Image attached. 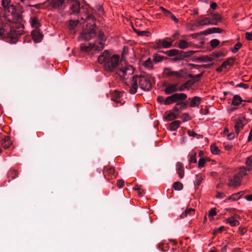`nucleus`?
I'll return each instance as SVG.
<instances>
[{
	"mask_svg": "<svg viewBox=\"0 0 252 252\" xmlns=\"http://www.w3.org/2000/svg\"><path fill=\"white\" fill-rule=\"evenodd\" d=\"M98 61L101 64L104 63L105 70L113 72L116 77H119L122 80H126L134 73V68L131 65L121 66L119 56H111L108 50H105L98 57Z\"/></svg>",
	"mask_w": 252,
	"mask_h": 252,
	"instance_id": "1",
	"label": "nucleus"
},
{
	"mask_svg": "<svg viewBox=\"0 0 252 252\" xmlns=\"http://www.w3.org/2000/svg\"><path fill=\"white\" fill-rule=\"evenodd\" d=\"M10 0H2L1 4L4 8V14L8 16H11L12 20L14 23H19V28H24V26L22 23L23 22L22 16L23 8L21 6L15 7L10 4Z\"/></svg>",
	"mask_w": 252,
	"mask_h": 252,
	"instance_id": "2",
	"label": "nucleus"
},
{
	"mask_svg": "<svg viewBox=\"0 0 252 252\" xmlns=\"http://www.w3.org/2000/svg\"><path fill=\"white\" fill-rule=\"evenodd\" d=\"M68 3L70 4L69 13L71 17L75 16L78 19L84 20V16L83 15L84 14L86 16V19L87 20H92L93 21L95 20V17L93 15L89 14L88 6L87 5L81 6L80 2L78 0H70Z\"/></svg>",
	"mask_w": 252,
	"mask_h": 252,
	"instance_id": "3",
	"label": "nucleus"
},
{
	"mask_svg": "<svg viewBox=\"0 0 252 252\" xmlns=\"http://www.w3.org/2000/svg\"><path fill=\"white\" fill-rule=\"evenodd\" d=\"M24 32L22 30L17 31L14 28H9V26L2 22L0 19V36L7 38L10 43H16Z\"/></svg>",
	"mask_w": 252,
	"mask_h": 252,
	"instance_id": "4",
	"label": "nucleus"
},
{
	"mask_svg": "<svg viewBox=\"0 0 252 252\" xmlns=\"http://www.w3.org/2000/svg\"><path fill=\"white\" fill-rule=\"evenodd\" d=\"M139 86L144 91H149L152 88V85L155 83L154 78L151 75L143 73L138 76Z\"/></svg>",
	"mask_w": 252,
	"mask_h": 252,
	"instance_id": "5",
	"label": "nucleus"
},
{
	"mask_svg": "<svg viewBox=\"0 0 252 252\" xmlns=\"http://www.w3.org/2000/svg\"><path fill=\"white\" fill-rule=\"evenodd\" d=\"M95 25H92L89 29H86L81 34V37L86 41H89L94 38L96 35V32L94 30Z\"/></svg>",
	"mask_w": 252,
	"mask_h": 252,
	"instance_id": "6",
	"label": "nucleus"
},
{
	"mask_svg": "<svg viewBox=\"0 0 252 252\" xmlns=\"http://www.w3.org/2000/svg\"><path fill=\"white\" fill-rule=\"evenodd\" d=\"M138 75L133 76L132 79L130 80V84H129L126 82H125V84L129 88V92L131 94H135L137 92L138 89Z\"/></svg>",
	"mask_w": 252,
	"mask_h": 252,
	"instance_id": "7",
	"label": "nucleus"
},
{
	"mask_svg": "<svg viewBox=\"0 0 252 252\" xmlns=\"http://www.w3.org/2000/svg\"><path fill=\"white\" fill-rule=\"evenodd\" d=\"M235 125L234 126V128L235 132L237 135L240 132V131L241 129H242L244 126H245L247 124L246 122L245 118H238L237 120H235Z\"/></svg>",
	"mask_w": 252,
	"mask_h": 252,
	"instance_id": "8",
	"label": "nucleus"
},
{
	"mask_svg": "<svg viewBox=\"0 0 252 252\" xmlns=\"http://www.w3.org/2000/svg\"><path fill=\"white\" fill-rule=\"evenodd\" d=\"M184 70L183 69L180 70L179 71H172L169 68H165L164 69V73L166 76H175L177 78H182L184 77L183 75Z\"/></svg>",
	"mask_w": 252,
	"mask_h": 252,
	"instance_id": "9",
	"label": "nucleus"
},
{
	"mask_svg": "<svg viewBox=\"0 0 252 252\" xmlns=\"http://www.w3.org/2000/svg\"><path fill=\"white\" fill-rule=\"evenodd\" d=\"M222 31L219 28L214 27V28H209V29H207L206 30H205L202 32H201L200 33H194L192 35V36H193V37L195 38L199 35L203 34V35H206L207 34H212L213 33H220L222 32Z\"/></svg>",
	"mask_w": 252,
	"mask_h": 252,
	"instance_id": "10",
	"label": "nucleus"
},
{
	"mask_svg": "<svg viewBox=\"0 0 252 252\" xmlns=\"http://www.w3.org/2000/svg\"><path fill=\"white\" fill-rule=\"evenodd\" d=\"M160 52H162V51ZM163 53L164 52H163ZM164 53L167 54L170 57L177 56L180 60H182L184 59V55L182 54V53H183V51H179L177 49H174L170 50L169 51H166Z\"/></svg>",
	"mask_w": 252,
	"mask_h": 252,
	"instance_id": "11",
	"label": "nucleus"
},
{
	"mask_svg": "<svg viewBox=\"0 0 252 252\" xmlns=\"http://www.w3.org/2000/svg\"><path fill=\"white\" fill-rule=\"evenodd\" d=\"M31 34L33 41L35 43H38L41 41L43 38V34L40 32L38 29H35L32 32Z\"/></svg>",
	"mask_w": 252,
	"mask_h": 252,
	"instance_id": "12",
	"label": "nucleus"
},
{
	"mask_svg": "<svg viewBox=\"0 0 252 252\" xmlns=\"http://www.w3.org/2000/svg\"><path fill=\"white\" fill-rule=\"evenodd\" d=\"M178 83L167 85L164 90L165 94H170L177 92L178 90Z\"/></svg>",
	"mask_w": 252,
	"mask_h": 252,
	"instance_id": "13",
	"label": "nucleus"
},
{
	"mask_svg": "<svg viewBox=\"0 0 252 252\" xmlns=\"http://www.w3.org/2000/svg\"><path fill=\"white\" fill-rule=\"evenodd\" d=\"M188 107V103L181 102L177 103L174 107L173 110L175 112H179L185 109Z\"/></svg>",
	"mask_w": 252,
	"mask_h": 252,
	"instance_id": "14",
	"label": "nucleus"
},
{
	"mask_svg": "<svg viewBox=\"0 0 252 252\" xmlns=\"http://www.w3.org/2000/svg\"><path fill=\"white\" fill-rule=\"evenodd\" d=\"M240 176L239 175H235L233 178L230 180V183L228 184L229 186L237 187L240 184Z\"/></svg>",
	"mask_w": 252,
	"mask_h": 252,
	"instance_id": "15",
	"label": "nucleus"
},
{
	"mask_svg": "<svg viewBox=\"0 0 252 252\" xmlns=\"http://www.w3.org/2000/svg\"><path fill=\"white\" fill-rule=\"evenodd\" d=\"M176 171L178 174L180 178H183L184 176V169L182 163L178 162L176 164Z\"/></svg>",
	"mask_w": 252,
	"mask_h": 252,
	"instance_id": "16",
	"label": "nucleus"
},
{
	"mask_svg": "<svg viewBox=\"0 0 252 252\" xmlns=\"http://www.w3.org/2000/svg\"><path fill=\"white\" fill-rule=\"evenodd\" d=\"M79 19L77 20H70L68 21L67 28L69 31H73L75 29L79 22Z\"/></svg>",
	"mask_w": 252,
	"mask_h": 252,
	"instance_id": "17",
	"label": "nucleus"
},
{
	"mask_svg": "<svg viewBox=\"0 0 252 252\" xmlns=\"http://www.w3.org/2000/svg\"><path fill=\"white\" fill-rule=\"evenodd\" d=\"M94 47V45L92 43H89V45H86L85 44H81L80 45V49L81 51L85 53L90 52Z\"/></svg>",
	"mask_w": 252,
	"mask_h": 252,
	"instance_id": "18",
	"label": "nucleus"
},
{
	"mask_svg": "<svg viewBox=\"0 0 252 252\" xmlns=\"http://www.w3.org/2000/svg\"><path fill=\"white\" fill-rule=\"evenodd\" d=\"M199 25H217V22H213L211 21V20L209 18H204L203 19L200 20L198 22Z\"/></svg>",
	"mask_w": 252,
	"mask_h": 252,
	"instance_id": "19",
	"label": "nucleus"
},
{
	"mask_svg": "<svg viewBox=\"0 0 252 252\" xmlns=\"http://www.w3.org/2000/svg\"><path fill=\"white\" fill-rule=\"evenodd\" d=\"M201 100V98L198 96H195L192 97L189 104L190 107H194L198 106L200 104Z\"/></svg>",
	"mask_w": 252,
	"mask_h": 252,
	"instance_id": "20",
	"label": "nucleus"
},
{
	"mask_svg": "<svg viewBox=\"0 0 252 252\" xmlns=\"http://www.w3.org/2000/svg\"><path fill=\"white\" fill-rule=\"evenodd\" d=\"M18 172L15 170H10L7 174L8 182H10L11 179H14L18 176Z\"/></svg>",
	"mask_w": 252,
	"mask_h": 252,
	"instance_id": "21",
	"label": "nucleus"
},
{
	"mask_svg": "<svg viewBox=\"0 0 252 252\" xmlns=\"http://www.w3.org/2000/svg\"><path fill=\"white\" fill-rule=\"evenodd\" d=\"M245 164L247 167V171L250 172L252 171V156H251L246 158Z\"/></svg>",
	"mask_w": 252,
	"mask_h": 252,
	"instance_id": "22",
	"label": "nucleus"
},
{
	"mask_svg": "<svg viewBox=\"0 0 252 252\" xmlns=\"http://www.w3.org/2000/svg\"><path fill=\"white\" fill-rule=\"evenodd\" d=\"M243 101L242 98L238 95L233 96L232 104L234 106H238Z\"/></svg>",
	"mask_w": 252,
	"mask_h": 252,
	"instance_id": "23",
	"label": "nucleus"
},
{
	"mask_svg": "<svg viewBox=\"0 0 252 252\" xmlns=\"http://www.w3.org/2000/svg\"><path fill=\"white\" fill-rule=\"evenodd\" d=\"M175 94V99L176 102L179 101H184L187 98V95L186 94L181 93V94Z\"/></svg>",
	"mask_w": 252,
	"mask_h": 252,
	"instance_id": "24",
	"label": "nucleus"
},
{
	"mask_svg": "<svg viewBox=\"0 0 252 252\" xmlns=\"http://www.w3.org/2000/svg\"><path fill=\"white\" fill-rule=\"evenodd\" d=\"M11 144L12 142L8 136H6L4 138L1 143L2 146L5 149L8 148Z\"/></svg>",
	"mask_w": 252,
	"mask_h": 252,
	"instance_id": "25",
	"label": "nucleus"
},
{
	"mask_svg": "<svg viewBox=\"0 0 252 252\" xmlns=\"http://www.w3.org/2000/svg\"><path fill=\"white\" fill-rule=\"evenodd\" d=\"M195 210L192 208L186 209L181 215L180 217L181 219L186 218L188 215H190L192 213H194Z\"/></svg>",
	"mask_w": 252,
	"mask_h": 252,
	"instance_id": "26",
	"label": "nucleus"
},
{
	"mask_svg": "<svg viewBox=\"0 0 252 252\" xmlns=\"http://www.w3.org/2000/svg\"><path fill=\"white\" fill-rule=\"evenodd\" d=\"M174 94L167 97L164 100L165 105H169L172 103L176 102Z\"/></svg>",
	"mask_w": 252,
	"mask_h": 252,
	"instance_id": "27",
	"label": "nucleus"
},
{
	"mask_svg": "<svg viewBox=\"0 0 252 252\" xmlns=\"http://www.w3.org/2000/svg\"><path fill=\"white\" fill-rule=\"evenodd\" d=\"M181 124L179 121H174L170 125V130L171 131L176 130L180 126Z\"/></svg>",
	"mask_w": 252,
	"mask_h": 252,
	"instance_id": "28",
	"label": "nucleus"
},
{
	"mask_svg": "<svg viewBox=\"0 0 252 252\" xmlns=\"http://www.w3.org/2000/svg\"><path fill=\"white\" fill-rule=\"evenodd\" d=\"M226 222L229 223L231 226H236L239 224V222L234 219V217L229 218L226 220Z\"/></svg>",
	"mask_w": 252,
	"mask_h": 252,
	"instance_id": "29",
	"label": "nucleus"
},
{
	"mask_svg": "<svg viewBox=\"0 0 252 252\" xmlns=\"http://www.w3.org/2000/svg\"><path fill=\"white\" fill-rule=\"evenodd\" d=\"M209 15H210V16H211L212 17L213 19L215 21V22H217V24H218V22H220L221 21V16L220 14H219L218 13H217V12H214V13L210 12L209 13Z\"/></svg>",
	"mask_w": 252,
	"mask_h": 252,
	"instance_id": "30",
	"label": "nucleus"
},
{
	"mask_svg": "<svg viewBox=\"0 0 252 252\" xmlns=\"http://www.w3.org/2000/svg\"><path fill=\"white\" fill-rule=\"evenodd\" d=\"M31 25L35 29H38L40 26V23L36 17H34L32 19Z\"/></svg>",
	"mask_w": 252,
	"mask_h": 252,
	"instance_id": "31",
	"label": "nucleus"
},
{
	"mask_svg": "<svg viewBox=\"0 0 252 252\" xmlns=\"http://www.w3.org/2000/svg\"><path fill=\"white\" fill-rule=\"evenodd\" d=\"M203 179V177L201 174L196 175V180L194 182V185L196 189H197L200 186Z\"/></svg>",
	"mask_w": 252,
	"mask_h": 252,
	"instance_id": "32",
	"label": "nucleus"
},
{
	"mask_svg": "<svg viewBox=\"0 0 252 252\" xmlns=\"http://www.w3.org/2000/svg\"><path fill=\"white\" fill-rule=\"evenodd\" d=\"M168 58L167 57H165L159 55L158 54H154V61L156 63H158L162 61L163 60H167Z\"/></svg>",
	"mask_w": 252,
	"mask_h": 252,
	"instance_id": "33",
	"label": "nucleus"
},
{
	"mask_svg": "<svg viewBox=\"0 0 252 252\" xmlns=\"http://www.w3.org/2000/svg\"><path fill=\"white\" fill-rule=\"evenodd\" d=\"M234 62V59L233 58H229L225 61L223 62L222 63V67L225 68L227 65H232Z\"/></svg>",
	"mask_w": 252,
	"mask_h": 252,
	"instance_id": "34",
	"label": "nucleus"
},
{
	"mask_svg": "<svg viewBox=\"0 0 252 252\" xmlns=\"http://www.w3.org/2000/svg\"><path fill=\"white\" fill-rule=\"evenodd\" d=\"M173 188L176 190H181L183 188V185L180 182H176L173 183Z\"/></svg>",
	"mask_w": 252,
	"mask_h": 252,
	"instance_id": "35",
	"label": "nucleus"
},
{
	"mask_svg": "<svg viewBox=\"0 0 252 252\" xmlns=\"http://www.w3.org/2000/svg\"><path fill=\"white\" fill-rule=\"evenodd\" d=\"M198 61H200L203 62H212L213 59L207 56H204L200 57H198L196 59Z\"/></svg>",
	"mask_w": 252,
	"mask_h": 252,
	"instance_id": "36",
	"label": "nucleus"
},
{
	"mask_svg": "<svg viewBox=\"0 0 252 252\" xmlns=\"http://www.w3.org/2000/svg\"><path fill=\"white\" fill-rule=\"evenodd\" d=\"M178 118V116L173 112L170 111L168 115H167L165 117V119L167 120H172L173 119H175Z\"/></svg>",
	"mask_w": 252,
	"mask_h": 252,
	"instance_id": "37",
	"label": "nucleus"
},
{
	"mask_svg": "<svg viewBox=\"0 0 252 252\" xmlns=\"http://www.w3.org/2000/svg\"><path fill=\"white\" fill-rule=\"evenodd\" d=\"M210 149L211 152L213 154H219L220 152V151L218 147H217L215 144H213L210 146Z\"/></svg>",
	"mask_w": 252,
	"mask_h": 252,
	"instance_id": "38",
	"label": "nucleus"
},
{
	"mask_svg": "<svg viewBox=\"0 0 252 252\" xmlns=\"http://www.w3.org/2000/svg\"><path fill=\"white\" fill-rule=\"evenodd\" d=\"M205 71H203L202 73H200V74H198L197 75H192V74H189L188 75V77L189 78H191V79H195V80H196V82L197 81H198L200 78L202 76L204 72Z\"/></svg>",
	"mask_w": 252,
	"mask_h": 252,
	"instance_id": "39",
	"label": "nucleus"
},
{
	"mask_svg": "<svg viewBox=\"0 0 252 252\" xmlns=\"http://www.w3.org/2000/svg\"><path fill=\"white\" fill-rule=\"evenodd\" d=\"M196 153L192 152L189 156V162L191 163H196L197 162L196 158Z\"/></svg>",
	"mask_w": 252,
	"mask_h": 252,
	"instance_id": "40",
	"label": "nucleus"
},
{
	"mask_svg": "<svg viewBox=\"0 0 252 252\" xmlns=\"http://www.w3.org/2000/svg\"><path fill=\"white\" fill-rule=\"evenodd\" d=\"M189 46V43L184 40H180L178 46L180 49H184L188 48Z\"/></svg>",
	"mask_w": 252,
	"mask_h": 252,
	"instance_id": "41",
	"label": "nucleus"
},
{
	"mask_svg": "<svg viewBox=\"0 0 252 252\" xmlns=\"http://www.w3.org/2000/svg\"><path fill=\"white\" fill-rule=\"evenodd\" d=\"M243 194V191H240L239 192L234 193L232 195L230 196L227 199L228 200H236L240 198V196H239V194Z\"/></svg>",
	"mask_w": 252,
	"mask_h": 252,
	"instance_id": "42",
	"label": "nucleus"
},
{
	"mask_svg": "<svg viewBox=\"0 0 252 252\" xmlns=\"http://www.w3.org/2000/svg\"><path fill=\"white\" fill-rule=\"evenodd\" d=\"M93 44L94 45V49L95 50H96L97 51H99L102 50L104 47V43H102V42H99V45H96V42H95Z\"/></svg>",
	"mask_w": 252,
	"mask_h": 252,
	"instance_id": "43",
	"label": "nucleus"
},
{
	"mask_svg": "<svg viewBox=\"0 0 252 252\" xmlns=\"http://www.w3.org/2000/svg\"><path fill=\"white\" fill-rule=\"evenodd\" d=\"M135 32L137 33V34L138 35L140 36H149L150 35V32L148 31H135Z\"/></svg>",
	"mask_w": 252,
	"mask_h": 252,
	"instance_id": "44",
	"label": "nucleus"
},
{
	"mask_svg": "<svg viewBox=\"0 0 252 252\" xmlns=\"http://www.w3.org/2000/svg\"><path fill=\"white\" fill-rule=\"evenodd\" d=\"M196 51H189L188 52H184L182 54L184 55V59L189 58L193 55Z\"/></svg>",
	"mask_w": 252,
	"mask_h": 252,
	"instance_id": "45",
	"label": "nucleus"
},
{
	"mask_svg": "<svg viewBox=\"0 0 252 252\" xmlns=\"http://www.w3.org/2000/svg\"><path fill=\"white\" fill-rule=\"evenodd\" d=\"M210 45L212 48H215L220 44V41L217 39H214L210 41Z\"/></svg>",
	"mask_w": 252,
	"mask_h": 252,
	"instance_id": "46",
	"label": "nucleus"
},
{
	"mask_svg": "<svg viewBox=\"0 0 252 252\" xmlns=\"http://www.w3.org/2000/svg\"><path fill=\"white\" fill-rule=\"evenodd\" d=\"M172 42L173 41L171 42H168L165 40H162V47L165 48H170L172 46Z\"/></svg>",
	"mask_w": 252,
	"mask_h": 252,
	"instance_id": "47",
	"label": "nucleus"
},
{
	"mask_svg": "<svg viewBox=\"0 0 252 252\" xmlns=\"http://www.w3.org/2000/svg\"><path fill=\"white\" fill-rule=\"evenodd\" d=\"M242 45L240 42H238L234 45V48L231 49V51L234 53H237Z\"/></svg>",
	"mask_w": 252,
	"mask_h": 252,
	"instance_id": "48",
	"label": "nucleus"
},
{
	"mask_svg": "<svg viewBox=\"0 0 252 252\" xmlns=\"http://www.w3.org/2000/svg\"><path fill=\"white\" fill-rule=\"evenodd\" d=\"M144 65L146 67L149 68V69L151 68L152 67V62L150 58H149L147 61L144 62Z\"/></svg>",
	"mask_w": 252,
	"mask_h": 252,
	"instance_id": "49",
	"label": "nucleus"
},
{
	"mask_svg": "<svg viewBox=\"0 0 252 252\" xmlns=\"http://www.w3.org/2000/svg\"><path fill=\"white\" fill-rule=\"evenodd\" d=\"M247 171V167H246V168L244 166H242L241 167H240V173H239V174L241 175V176H240V177H242V176L246 175H247V173H246Z\"/></svg>",
	"mask_w": 252,
	"mask_h": 252,
	"instance_id": "50",
	"label": "nucleus"
},
{
	"mask_svg": "<svg viewBox=\"0 0 252 252\" xmlns=\"http://www.w3.org/2000/svg\"><path fill=\"white\" fill-rule=\"evenodd\" d=\"M98 38L100 42L103 43L106 40L103 32H100L98 34Z\"/></svg>",
	"mask_w": 252,
	"mask_h": 252,
	"instance_id": "51",
	"label": "nucleus"
},
{
	"mask_svg": "<svg viewBox=\"0 0 252 252\" xmlns=\"http://www.w3.org/2000/svg\"><path fill=\"white\" fill-rule=\"evenodd\" d=\"M103 171H106L108 172V174L113 175L115 173V170L113 167H110L108 168L107 167H104Z\"/></svg>",
	"mask_w": 252,
	"mask_h": 252,
	"instance_id": "52",
	"label": "nucleus"
},
{
	"mask_svg": "<svg viewBox=\"0 0 252 252\" xmlns=\"http://www.w3.org/2000/svg\"><path fill=\"white\" fill-rule=\"evenodd\" d=\"M206 162V160L203 158H201L198 161V167L201 168L203 167Z\"/></svg>",
	"mask_w": 252,
	"mask_h": 252,
	"instance_id": "53",
	"label": "nucleus"
},
{
	"mask_svg": "<svg viewBox=\"0 0 252 252\" xmlns=\"http://www.w3.org/2000/svg\"><path fill=\"white\" fill-rule=\"evenodd\" d=\"M216 213H216V209L215 208L211 209L209 211V214H208L209 217L212 218L213 217H214V216H215L216 215Z\"/></svg>",
	"mask_w": 252,
	"mask_h": 252,
	"instance_id": "54",
	"label": "nucleus"
},
{
	"mask_svg": "<svg viewBox=\"0 0 252 252\" xmlns=\"http://www.w3.org/2000/svg\"><path fill=\"white\" fill-rule=\"evenodd\" d=\"M195 82H196V80H195V79H191L190 80H188L185 83L189 88L190 86H191L192 85H193Z\"/></svg>",
	"mask_w": 252,
	"mask_h": 252,
	"instance_id": "55",
	"label": "nucleus"
},
{
	"mask_svg": "<svg viewBox=\"0 0 252 252\" xmlns=\"http://www.w3.org/2000/svg\"><path fill=\"white\" fill-rule=\"evenodd\" d=\"M214 57L218 58L220 56H224V55L221 52H213L212 54Z\"/></svg>",
	"mask_w": 252,
	"mask_h": 252,
	"instance_id": "56",
	"label": "nucleus"
},
{
	"mask_svg": "<svg viewBox=\"0 0 252 252\" xmlns=\"http://www.w3.org/2000/svg\"><path fill=\"white\" fill-rule=\"evenodd\" d=\"M125 181L123 179L118 180L117 181V186L120 188H122L124 185Z\"/></svg>",
	"mask_w": 252,
	"mask_h": 252,
	"instance_id": "57",
	"label": "nucleus"
},
{
	"mask_svg": "<svg viewBox=\"0 0 252 252\" xmlns=\"http://www.w3.org/2000/svg\"><path fill=\"white\" fill-rule=\"evenodd\" d=\"M160 9L162 10V11L164 13V14H165V16H169V15L170 14V13H171L170 11H169V10L165 9L164 7H160Z\"/></svg>",
	"mask_w": 252,
	"mask_h": 252,
	"instance_id": "58",
	"label": "nucleus"
},
{
	"mask_svg": "<svg viewBox=\"0 0 252 252\" xmlns=\"http://www.w3.org/2000/svg\"><path fill=\"white\" fill-rule=\"evenodd\" d=\"M236 87H240V88H243L244 89H248L249 88V86L246 84L243 83H241L236 86Z\"/></svg>",
	"mask_w": 252,
	"mask_h": 252,
	"instance_id": "59",
	"label": "nucleus"
},
{
	"mask_svg": "<svg viewBox=\"0 0 252 252\" xmlns=\"http://www.w3.org/2000/svg\"><path fill=\"white\" fill-rule=\"evenodd\" d=\"M189 87L187 86V85L184 83L182 84L178 89V90L182 92L184 91L186 89H188Z\"/></svg>",
	"mask_w": 252,
	"mask_h": 252,
	"instance_id": "60",
	"label": "nucleus"
},
{
	"mask_svg": "<svg viewBox=\"0 0 252 252\" xmlns=\"http://www.w3.org/2000/svg\"><path fill=\"white\" fill-rule=\"evenodd\" d=\"M246 38L249 40H252V32H246L245 33Z\"/></svg>",
	"mask_w": 252,
	"mask_h": 252,
	"instance_id": "61",
	"label": "nucleus"
},
{
	"mask_svg": "<svg viewBox=\"0 0 252 252\" xmlns=\"http://www.w3.org/2000/svg\"><path fill=\"white\" fill-rule=\"evenodd\" d=\"M200 113L203 115H207L209 113V110L208 109L201 108L200 110Z\"/></svg>",
	"mask_w": 252,
	"mask_h": 252,
	"instance_id": "62",
	"label": "nucleus"
},
{
	"mask_svg": "<svg viewBox=\"0 0 252 252\" xmlns=\"http://www.w3.org/2000/svg\"><path fill=\"white\" fill-rule=\"evenodd\" d=\"M225 196V194L223 193H221L219 191L217 192L216 197L218 198H222Z\"/></svg>",
	"mask_w": 252,
	"mask_h": 252,
	"instance_id": "63",
	"label": "nucleus"
},
{
	"mask_svg": "<svg viewBox=\"0 0 252 252\" xmlns=\"http://www.w3.org/2000/svg\"><path fill=\"white\" fill-rule=\"evenodd\" d=\"M188 133L189 136H193V137H195V136H196L197 135V134L196 133H195L194 131H192L190 130H188Z\"/></svg>",
	"mask_w": 252,
	"mask_h": 252,
	"instance_id": "64",
	"label": "nucleus"
}]
</instances>
